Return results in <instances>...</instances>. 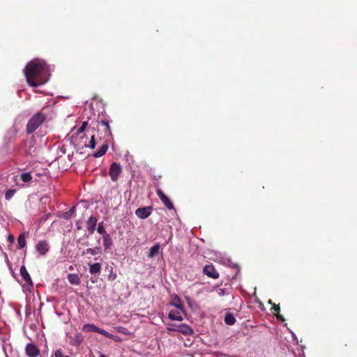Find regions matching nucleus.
Wrapping results in <instances>:
<instances>
[{
	"instance_id": "nucleus-1",
	"label": "nucleus",
	"mask_w": 357,
	"mask_h": 357,
	"mask_svg": "<svg viewBox=\"0 0 357 357\" xmlns=\"http://www.w3.org/2000/svg\"><path fill=\"white\" fill-rule=\"evenodd\" d=\"M52 69L43 60L36 59L29 62L24 73L29 86L37 87L48 82Z\"/></svg>"
},
{
	"instance_id": "nucleus-2",
	"label": "nucleus",
	"mask_w": 357,
	"mask_h": 357,
	"mask_svg": "<svg viewBox=\"0 0 357 357\" xmlns=\"http://www.w3.org/2000/svg\"><path fill=\"white\" fill-rule=\"evenodd\" d=\"M47 116L40 112L35 114L27 122L26 131L28 134H31L36 131L40 126L45 121Z\"/></svg>"
},
{
	"instance_id": "nucleus-3",
	"label": "nucleus",
	"mask_w": 357,
	"mask_h": 357,
	"mask_svg": "<svg viewBox=\"0 0 357 357\" xmlns=\"http://www.w3.org/2000/svg\"><path fill=\"white\" fill-rule=\"evenodd\" d=\"M36 140L33 137L24 140L20 146L21 151H22L26 156H33L36 155Z\"/></svg>"
},
{
	"instance_id": "nucleus-4",
	"label": "nucleus",
	"mask_w": 357,
	"mask_h": 357,
	"mask_svg": "<svg viewBox=\"0 0 357 357\" xmlns=\"http://www.w3.org/2000/svg\"><path fill=\"white\" fill-rule=\"evenodd\" d=\"M122 172V168L119 163L112 162L110 165L109 174L112 181H116Z\"/></svg>"
},
{
	"instance_id": "nucleus-5",
	"label": "nucleus",
	"mask_w": 357,
	"mask_h": 357,
	"mask_svg": "<svg viewBox=\"0 0 357 357\" xmlns=\"http://www.w3.org/2000/svg\"><path fill=\"white\" fill-rule=\"evenodd\" d=\"M185 315V309H183V310H179V309L172 310L169 312L168 318L173 321H181L183 320Z\"/></svg>"
},
{
	"instance_id": "nucleus-6",
	"label": "nucleus",
	"mask_w": 357,
	"mask_h": 357,
	"mask_svg": "<svg viewBox=\"0 0 357 357\" xmlns=\"http://www.w3.org/2000/svg\"><path fill=\"white\" fill-rule=\"evenodd\" d=\"M156 194L159 197V198L162 201V202L165 205V206L169 210L174 209L173 203L168 198V197L162 192V190L161 189H158L156 190Z\"/></svg>"
},
{
	"instance_id": "nucleus-7",
	"label": "nucleus",
	"mask_w": 357,
	"mask_h": 357,
	"mask_svg": "<svg viewBox=\"0 0 357 357\" xmlns=\"http://www.w3.org/2000/svg\"><path fill=\"white\" fill-rule=\"evenodd\" d=\"M152 213L151 206L138 208L135 210V215L140 219H146L151 215Z\"/></svg>"
},
{
	"instance_id": "nucleus-8",
	"label": "nucleus",
	"mask_w": 357,
	"mask_h": 357,
	"mask_svg": "<svg viewBox=\"0 0 357 357\" xmlns=\"http://www.w3.org/2000/svg\"><path fill=\"white\" fill-rule=\"evenodd\" d=\"M36 251L40 255H46L49 250H50V245L48 242L46 240L40 241L36 245Z\"/></svg>"
},
{
	"instance_id": "nucleus-9",
	"label": "nucleus",
	"mask_w": 357,
	"mask_h": 357,
	"mask_svg": "<svg viewBox=\"0 0 357 357\" xmlns=\"http://www.w3.org/2000/svg\"><path fill=\"white\" fill-rule=\"evenodd\" d=\"M99 125H102L105 127V136L107 142L110 141L112 139V130L109 126V121L107 119H103L99 121Z\"/></svg>"
},
{
	"instance_id": "nucleus-10",
	"label": "nucleus",
	"mask_w": 357,
	"mask_h": 357,
	"mask_svg": "<svg viewBox=\"0 0 357 357\" xmlns=\"http://www.w3.org/2000/svg\"><path fill=\"white\" fill-rule=\"evenodd\" d=\"M203 272L205 275L213 279H217L219 277L218 272L213 265H206L203 268Z\"/></svg>"
},
{
	"instance_id": "nucleus-11",
	"label": "nucleus",
	"mask_w": 357,
	"mask_h": 357,
	"mask_svg": "<svg viewBox=\"0 0 357 357\" xmlns=\"http://www.w3.org/2000/svg\"><path fill=\"white\" fill-rule=\"evenodd\" d=\"M82 331L86 333L96 332L103 335L105 330L97 327L92 324H86L82 327Z\"/></svg>"
},
{
	"instance_id": "nucleus-12",
	"label": "nucleus",
	"mask_w": 357,
	"mask_h": 357,
	"mask_svg": "<svg viewBox=\"0 0 357 357\" xmlns=\"http://www.w3.org/2000/svg\"><path fill=\"white\" fill-rule=\"evenodd\" d=\"M269 305H271V310L273 314H275L278 320L281 321H284L285 319L280 314V307L279 305H276L275 303L272 302L271 299H269Z\"/></svg>"
},
{
	"instance_id": "nucleus-13",
	"label": "nucleus",
	"mask_w": 357,
	"mask_h": 357,
	"mask_svg": "<svg viewBox=\"0 0 357 357\" xmlns=\"http://www.w3.org/2000/svg\"><path fill=\"white\" fill-rule=\"evenodd\" d=\"M26 354L29 357H36L39 354V350L35 344L29 343L26 346Z\"/></svg>"
},
{
	"instance_id": "nucleus-14",
	"label": "nucleus",
	"mask_w": 357,
	"mask_h": 357,
	"mask_svg": "<svg viewBox=\"0 0 357 357\" xmlns=\"http://www.w3.org/2000/svg\"><path fill=\"white\" fill-rule=\"evenodd\" d=\"M86 229L89 231V232L91 234H93L96 230V227L97 225V218L95 217L91 216L86 220Z\"/></svg>"
},
{
	"instance_id": "nucleus-15",
	"label": "nucleus",
	"mask_w": 357,
	"mask_h": 357,
	"mask_svg": "<svg viewBox=\"0 0 357 357\" xmlns=\"http://www.w3.org/2000/svg\"><path fill=\"white\" fill-rule=\"evenodd\" d=\"M20 179L23 182V183H17V185L20 188H24L26 185V183H28L31 181L33 177L30 172H24L20 174Z\"/></svg>"
},
{
	"instance_id": "nucleus-16",
	"label": "nucleus",
	"mask_w": 357,
	"mask_h": 357,
	"mask_svg": "<svg viewBox=\"0 0 357 357\" xmlns=\"http://www.w3.org/2000/svg\"><path fill=\"white\" fill-rule=\"evenodd\" d=\"M177 331L184 334L190 335L193 333L192 329L186 324H181L176 326Z\"/></svg>"
},
{
	"instance_id": "nucleus-17",
	"label": "nucleus",
	"mask_w": 357,
	"mask_h": 357,
	"mask_svg": "<svg viewBox=\"0 0 357 357\" xmlns=\"http://www.w3.org/2000/svg\"><path fill=\"white\" fill-rule=\"evenodd\" d=\"M20 275L24 280L29 284L32 285L31 278L24 266L20 267Z\"/></svg>"
},
{
	"instance_id": "nucleus-18",
	"label": "nucleus",
	"mask_w": 357,
	"mask_h": 357,
	"mask_svg": "<svg viewBox=\"0 0 357 357\" xmlns=\"http://www.w3.org/2000/svg\"><path fill=\"white\" fill-rule=\"evenodd\" d=\"M26 234L25 233H22L19 235L17 238V248L20 250H22L26 247Z\"/></svg>"
},
{
	"instance_id": "nucleus-19",
	"label": "nucleus",
	"mask_w": 357,
	"mask_h": 357,
	"mask_svg": "<svg viewBox=\"0 0 357 357\" xmlns=\"http://www.w3.org/2000/svg\"><path fill=\"white\" fill-rule=\"evenodd\" d=\"M108 150V144L107 143L102 144L98 151H96L93 156L94 158H100L104 155Z\"/></svg>"
},
{
	"instance_id": "nucleus-20",
	"label": "nucleus",
	"mask_w": 357,
	"mask_h": 357,
	"mask_svg": "<svg viewBox=\"0 0 357 357\" xmlns=\"http://www.w3.org/2000/svg\"><path fill=\"white\" fill-rule=\"evenodd\" d=\"M160 248V243L155 244L150 248L149 253L147 255V257L149 258L154 257L155 256H156L158 254Z\"/></svg>"
},
{
	"instance_id": "nucleus-21",
	"label": "nucleus",
	"mask_w": 357,
	"mask_h": 357,
	"mask_svg": "<svg viewBox=\"0 0 357 357\" xmlns=\"http://www.w3.org/2000/svg\"><path fill=\"white\" fill-rule=\"evenodd\" d=\"M102 238L105 250H107L112 246L113 243L112 239L109 234H105L102 236Z\"/></svg>"
},
{
	"instance_id": "nucleus-22",
	"label": "nucleus",
	"mask_w": 357,
	"mask_h": 357,
	"mask_svg": "<svg viewBox=\"0 0 357 357\" xmlns=\"http://www.w3.org/2000/svg\"><path fill=\"white\" fill-rule=\"evenodd\" d=\"M68 282L71 284L77 285V284H79L80 283V278H79V277L78 276V275L75 274V273L68 274Z\"/></svg>"
},
{
	"instance_id": "nucleus-23",
	"label": "nucleus",
	"mask_w": 357,
	"mask_h": 357,
	"mask_svg": "<svg viewBox=\"0 0 357 357\" xmlns=\"http://www.w3.org/2000/svg\"><path fill=\"white\" fill-rule=\"evenodd\" d=\"M101 270V264L100 263H94L92 264H89V273L91 274H96L100 272Z\"/></svg>"
},
{
	"instance_id": "nucleus-24",
	"label": "nucleus",
	"mask_w": 357,
	"mask_h": 357,
	"mask_svg": "<svg viewBox=\"0 0 357 357\" xmlns=\"http://www.w3.org/2000/svg\"><path fill=\"white\" fill-rule=\"evenodd\" d=\"M225 323L227 325L232 326L236 322V318L234 317V314L231 313H227L225 317Z\"/></svg>"
},
{
	"instance_id": "nucleus-25",
	"label": "nucleus",
	"mask_w": 357,
	"mask_h": 357,
	"mask_svg": "<svg viewBox=\"0 0 357 357\" xmlns=\"http://www.w3.org/2000/svg\"><path fill=\"white\" fill-rule=\"evenodd\" d=\"M170 305L181 310L184 309V307L181 304V300L177 295H176L173 301L170 302Z\"/></svg>"
},
{
	"instance_id": "nucleus-26",
	"label": "nucleus",
	"mask_w": 357,
	"mask_h": 357,
	"mask_svg": "<svg viewBox=\"0 0 357 357\" xmlns=\"http://www.w3.org/2000/svg\"><path fill=\"white\" fill-rule=\"evenodd\" d=\"M100 247H95L93 248H87L86 250H84L82 253V255L86 254H90L91 255H96L100 252Z\"/></svg>"
},
{
	"instance_id": "nucleus-27",
	"label": "nucleus",
	"mask_w": 357,
	"mask_h": 357,
	"mask_svg": "<svg viewBox=\"0 0 357 357\" xmlns=\"http://www.w3.org/2000/svg\"><path fill=\"white\" fill-rule=\"evenodd\" d=\"M105 334H103V335L107 338H109V339H112V340L115 341V342H119L121 341V338L119 337V336L117 335H112L111 333H109V332L106 331L105 330V332H104Z\"/></svg>"
},
{
	"instance_id": "nucleus-28",
	"label": "nucleus",
	"mask_w": 357,
	"mask_h": 357,
	"mask_svg": "<svg viewBox=\"0 0 357 357\" xmlns=\"http://www.w3.org/2000/svg\"><path fill=\"white\" fill-rule=\"evenodd\" d=\"M16 193L15 189H9L5 192V199L8 201L10 200Z\"/></svg>"
},
{
	"instance_id": "nucleus-29",
	"label": "nucleus",
	"mask_w": 357,
	"mask_h": 357,
	"mask_svg": "<svg viewBox=\"0 0 357 357\" xmlns=\"http://www.w3.org/2000/svg\"><path fill=\"white\" fill-rule=\"evenodd\" d=\"M97 231L100 234L104 236L105 234H107L106 230L104 228L103 226V222H100L98 224L97 227Z\"/></svg>"
},
{
	"instance_id": "nucleus-30",
	"label": "nucleus",
	"mask_w": 357,
	"mask_h": 357,
	"mask_svg": "<svg viewBox=\"0 0 357 357\" xmlns=\"http://www.w3.org/2000/svg\"><path fill=\"white\" fill-rule=\"evenodd\" d=\"M96 139H95V135H92L91 136V139H90L89 144H87V145L86 144L85 146L90 148L91 149H93L96 147Z\"/></svg>"
},
{
	"instance_id": "nucleus-31",
	"label": "nucleus",
	"mask_w": 357,
	"mask_h": 357,
	"mask_svg": "<svg viewBox=\"0 0 357 357\" xmlns=\"http://www.w3.org/2000/svg\"><path fill=\"white\" fill-rule=\"evenodd\" d=\"M75 211V206H73L70 210L63 214L65 219H69Z\"/></svg>"
},
{
	"instance_id": "nucleus-32",
	"label": "nucleus",
	"mask_w": 357,
	"mask_h": 357,
	"mask_svg": "<svg viewBox=\"0 0 357 357\" xmlns=\"http://www.w3.org/2000/svg\"><path fill=\"white\" fill-rule=\"evenodd\" d=\"M87 126H88L87 121L82 122V126L77 130V134L79 135V134L82 133L86 129Z\"/></svg>"
},
{
	"instance_id": "nucleus-33",
	"label": "nucleus",
	"mask_w": 357,
	"mask_h": 357,
	"mask_svg": "<svg viewBox=\"0 0 357 357\" xmlns=\"http://www.w3.org/2000/svg\"><path fill=\"white\" fill-rule=\"evenodd\" d=\"M217 294H218V296H222L225 294H228L229 290L226 288H220L217 290Z\"/></svg>"
},
{
	"instance_id": "nucleus-34",
	"label": "nucleus",
	"mask_w": 357,
	"mask_h": 357,
	"mask_svg": "<svg viewBox=\"0 0 357 357\" xmlns=\"http://www.w3.org/2000/svg\"><path fill=\"white\" fill-rule=\"evenodd\" d=\"M54 357H70L68 355H65L61 349H57L54 352Z\"/></svg>"
},
{
	"instance_id": "nucleus-35",
	"label": "nucleus",
	"mask_w": 357,
	"mask_h": 357,
	"mask_svg": "<svg viewBox=\"0 0 357 357\" xmlns=\"http://www.w3.org/2000/svg\"><path fill=\"white\" fill-rule=\"evenodd\" d=\"M116 331L119 333H123L125 335L128 334V331L124 327L119 326L116 328Z\"/></svg>"
},
{
	"instance_id": "nucleus-36",
	"label": "nucleus",
	"mask_w": 357,
	"mask_h": 357,
	"mask_svg": "<svg viewBox=\"0 0 357 357\" xmlns=\"http://www.w3.org/2000/svg\"><path fill=\"white\" fill-rule=\"evenodd\" d=\"M177 326L178 325L172 324V326L167 327V331H169V332L177 331V330H176V326Z\"/></svg>"
},
{
	"instance_id": "nucleus-37",
	"label": "nucleus",
	"mask_w": 357,
	"mask_h": 357,
	"mask_svg": "<svg viewBox=\"0 0 357 357\" xmlns=\"http://www.w3.org/2000/svg\"><path fill=\"white\" fill-rule=\"evenodd\" d=\"M7 240H8V241L10 244L13 243H14V241H15L14 236H13V235H12V234H9V235L8 236V238H7Z\"/></svg>"
},
{
	"instance_id": "nucleus-38",
	"label": "nucleus",
	"mask_w": 357,
	"mask_h": 357,
	"mask_svg": "<svg viewBox=\"0 0 357 357\" xmlns=\"http://www.w3.org/2000/svg\"><path fill=\"white\" fill-rule=\"evenodd\" d=\"M116 274L112 273H110V274L108 276V278L110 280H114L116 279Z\"/></svg>"
},
{
	"instance_id": "nucleus-39",
	"label": "nucleus",
	"mask_w": 357,
	"mask_h": 357,
	"mask_svg": "<svg viewBox=\"0 0 357 357\" xmlns=\"http://www.w3.org/2000/svg\"><path fill=\"white\" fill-rule=\"evenodd\" d=\"M99 357H107V356L104 354H100Z\"/></svg>"
},
{
	"instance_id": "nucleus-40",
	"label": "nucleus",
	"mask_w": 357,
	"mask_h": 357,
	"mask_svg": "<svg viewBox=\"0 0 357 357\" xmlns=\"http://www.w3.org/2000/svg\"><path fill=\"white\" fill-rule=\"evenodd\" d=\"M77 229H81V227H79V225H77Z\"/></svg>"
},
{
	"instance_id": "nucleus-41",
	"label": "nucleus",
	"mask_w": 357,
	"mask_h": 357,
	"mask_svg": "<svg viewBox=\"0 0 357 357\" xmlns=\"http://www.w3.org/2000/svg\"><path fill=\"white\" fill-rule=\"evenodd\" d=\"M233 266H234V267H236V268H237V269L238 270V266H236V264H234Z\"/></svg>"
},
{
	"instance_id": "nucleus-42",
	"label": "nucleus",
	"mask_w": 357,
	"mask_h": 357,
	"mask_svg": "<svg viewBox=\"0 0 357 357\" xmlns=\"http://www.w3.org/2000/svg\"><path fill=\"white\" fill-rule=\"evenodd\" d=\"M29 314L28 310H26V314L27 315Z\"/></svg>"
}]
</instances>
